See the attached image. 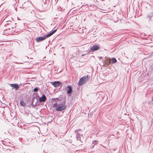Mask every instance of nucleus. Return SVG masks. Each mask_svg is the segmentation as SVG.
I'll return each mask as SVG.
<instances>
[{"label":"nucleus","instance_id":"nucleus-6","mask_svg":"<svg viewBox=\"0 0 153 153\" xmlns=\"http://www.w3.org/2000/svg\"><path fill=\"white\" fill-rule=\"evenodd\" d=\"M46 97L44 95H42V97L39 99V102H44L46 100Z\"/></svg>","mask_w":153,"mask_h":153},{"label":"nucleus","instance_id":"nucleus-16","mask_svg":"<svg viewBox=\"0 0 153 153\" xmlns=\"http://www.w3.org/2000/svg\"><path fill=\"white\" fill-rule=\"evenodd\" d=\"M78 136H79V135H78V137H77V140H80V139H79V137Z\"/></svg>","mask_w":153,"mask_h":153},{"label":"nucleus","instance_id":"nucleus-7","mask_svg":"<svg viewBox=\"0 0 153 153\" xmlns=\"http://www.w3.org/2000/svg\"><path fill=\"white\" fill-rule=\"evenodd\" d=\"M45 39V36L43 37H39L36 38V41L37 42H39L40 41H42Z\"/></svg>","mask_w":153,"mask_h":153},{"label":"nucleus","instance_id":"nucleus-13","mask_svg":"<svg viewBox=\"0 0 153 153\" xmlns=\"http://www.w3.org/2000/svg\"><path fill=\"white\" fill-rule=\"evenodd\" d=\"M10 30V29L9 28L8 30V29H7V30H4V35H6V34L7 33H6V31H8V30L9 31Z\"/></svg>","mask_w":153,"mask_h":153},{"label":"nucleus","instance_id":"nucleus-8","mask_svg":"<svg viewBox=\"0 0 153 153\" xmlns=\"http://www.w3.org/2000/svg\"><path fill=\"white\" fill-rule=\"evenodd\" d=\"M67 93L68 94L71 93L72 91V89L70 86H69L67 87Z\"/></svg>","mask_w":153,"mask_h":153},{"label":"nucleus","instance_id":"nucleus-17","mask_svg":"<svg viewBox=\"0 0 153 153\" xmlns=\"http://www.w3.org/2000/svg\"><path fill=\"white\" fill-rule=\"evenodd\" d=\"M9 32H9V31H8V33H9Z\"/></svg>","mask_w":153,"mask_h":153},{"label":"nucleus","instance_id":"nucleus-1","mask_svg":"<svg viewBox=\"0 0 153 153\" xmlns=\"http://www.w3.org/2000/svg\"><path fill=\"white\" fill-rule=\"evenodd\" d=\"M66 107L65 104L58 105L56 109V110L57 111H62L65 110Z\"/></svg>","mask_w":153,"mask_h":153},{"label":"nucleus","instance_id":"nucleus-4","mask_svg":"<svg viewBox=\"0 0 153 153\" xmlns=\"http://www.w3.org/2000/svg\"><path fill=\"white\" fill-rule=\"evenodd\" d=\"M100 48L99 45H94L91 47V49L93 51H96L98 50Z\"/></svg>","mask_w":153,"mask_h":153},{"label":"nucleus","instance_id":"nucleus-14","mask_svg":"<svg viewBox=\"0 0 153 153\" xmlns=\"http://www.w3.org/2000/svg\"><path fill=\"white\" fill-rule=\"evenodd\" d=\"M53 107H57L58 105H57V103H56L53 104Z\"/></svg>","mask_w":153,"mask_h":153},{"label":"nucleus","instance_id":"nucleus-12","mask_svg":"<svg viewBox=\"0 0 153 153\" xmlns=\"http://www.w3.org/2000/svg\"><path fill=\"white\" fill-rule=\"evenodd\" d=\"M20 104L22 106H25V103L23 101H21L20 102Z\"/></svg>","mask_w":153,"mask_h":153},{"label":"nucleus","instance_id":"nucleus-3","mask_svg":"<svg viewBox=\"0 0 153 153\" xmlns=\"http://www.w3.org/2000/svg\"><path fill=\"white\" fill-rule=\"evenodd\" d=\"M52 84L55 87H57L59 86L60 85V82L59 81H55L52 82Z\"/></svg>","mask_w":153,"mask_h":153},{"label":"nucleus","instance_id":"nucleus-2","mask_svg":"<svg viewBox=\"0 0 153 153\" xmlns=\"http://www.w3.org/2000/svg\"><path fill=\"white\" fill-rule=\"evenodd\" d=\"M87 77L86 76L82 77L80 79L79 82V85H81L85 83L87 81Z\"/></svg>","mask_w":153,"mask_h":153},{"label":"nucleus","instance_id":"nucleus-15","mask_svg":"<svg viewBox=\"0 0 153 153\" xmlns=\"http://www.w3.org/2000/svg\"><path fill=\"white\" fill-rule=\"evenodd\" d=\"M38 90V88H35L33 89V91L35 92L37 91Z\"/></svg>","mask_w":153,"mask_h":153},{"label":"nucleus","instance_id":"nucleus-10","mask_svg":"<svg viewBox=\"0 0 153 153\" xmlns=\"http://www.w3.org/2000/svg\"><path fill=\"white\" fill-rule=\"evenodd\" d=\"M98 143V141H97V140L94 141L92 143V144L93 145L92 146L93 147L95 145L97 144Z\"/></svg>","mask_w":153,"mask_h":153},{"label":"nucleus","instance_id":"nucleus-9","mask_svg":"<svg viewBox=\"0 0 153 153\" xmlns=\"http://www.w3.org/2000/svg\"><path fill=\"white\" fill-rule=\"evenodd\" d=\"M10 86L16 89V90L19 88L18 85L17 84H11Z\"/></svg>","mask_w":153,"mask_h":153},{"label":"nucleus","instance_id":"nucleus-5","mask_svg":"<svg viewBox=\"0 0 153 153\" xmlns=\"http://www.w3.org/2000/svg\"><path fill=\"white\" fill-rule=\"evenodd\" d=\"M56 30H55L53 31L50 32L49 33L47 34L46 36H45V38L46 39L47 38L49 37V36L53 35L54 33H55L56 31Z\"/></svg>","mask_w":153,"mask_h":153},{"label":"nucleus","instance_id":"nucleus-11","mask_svg":"<svg viewBox=\"0 0 153 153\" xmlns=\"http://www.w3.org/2000/svg\"><path fill=\"white\" fill-rule=\"evenodd\" d=\"M111 62L113 63H115L117 62V60L115 58H113L111 59Z\"/></svg>","mask_w":153,"mask_h":153}]
</instances>
